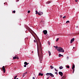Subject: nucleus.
Listing matches in <instances>:
<instances>
[{
	"instance_id": "obj_50",
	"label": "nucleus",
	"mask_w": 79,
	"mask_h": 79,
	"mask_svg": "<svg viewBox=\"0 0 79 79\" xmlns=\"http://www.w3.org/2000/svg\"><path fill=\"white\" fill-rule=\"evenodd\" d=\"M29 64V63H27V64Z\"/></svg>"
},
{
	"instance_id": "obj_42",
	"label": "nucleus",
	"mask_w": 79,
	"mask_h": 79,
	"mask_svg": "<svg viewBox=\"0 0 79 79\" xmlns=\"http://www.w3.org/2000/svg\"><path fill=\"white\" fill-rule=\"evenodd\" d=\"M41 15H42L43 14V12H41Z\"/></svg>"
},
{
	"instance_id": "obj_39",
	"label": "nucleus",
	"mask_w": 79,
	"mask_h": 79,
	"mask_svg": "<svg viewBox=\"0 0 79 79\" xmlns=\"http://www.w3.org/2000/svg\"><path fill=\"white\" fill-rule=\"evenodd\" d=\"M61 56H63L61 54Z\"/></svg>"
},
{
	"instance_id": "obj_11",
	"label": "nucleus",
	"mask_w": 79,
	"mask_h": 79,
	"mask_svg": "<svg viewBox=\"0 0 79 79\" xmlns=\"http://www.w3.org/2000/svg\"><path fill=\"white\" fill-rule=\"evenodd\" d=\"M65 78H66V77L65 76H63L62 78H61V79H65Z\"/></svg>"
},
{
	"instance_id": "obj_44",
	"label": "nucleus",
	"mask_w": 79,
	"mask_h": 79,
	"mask_svg": "<svg viewBox=\"0 0 79 79\" xmlns=\"http://www.w3.org/2000/svg\"><path fill=\"white\" fill-rule=\"evenodd\" d=\"M18 59H19V58H17V60H18Z\"/></svg>"
},
{
	"instance_id": "obj_46",
	"label": "nucleus",
	"mask_w": 79,
	"mask_h": 79,
	"mask_svg": "<svg viewBox=\"0 0 79 79\" xmlns=\"http://www.w3.org/2000/svg\"><path fill=\"white\" fill-rule=\"evenodd\" d=\"M75 48L74 47H73V48Z\"/></svg>"
},
{
	"instance_id": "obj_27",
	"label": "nucleus",
	"mask_w": 79,
	"mask_h": 79,
	"mask_svg": "<svg viewBox=\"0 0 79 79\" xmlns=\"http://www.w3.org/2000/svg\"><path fill=\"white\" fill-rule=\"evenodd\" d=\"M27 12H28V13H29L30 12V10H28Z\"/></svg>"
},
{
	"instance_id": "obj_40",
	"label": "nucleus",
	"mask_w": 79,
	"mask_h": 79,
	"mask_svg": "<svg viewBox=\"0 0 79 79\" xmlns=\"http://www.w3.org/2000/svg\"><path fill=\"white\" fill-rule=\"evenodd\" d=\"M55 74H57V72H55Z\"/></svg>"
},
{
	"instance_id": "obj_30",
	"label": "nucleus",
	"mask_w": 79,
	"mask_h": 79,
	"mask_svg": "<svg viewBox=\"0 0 79 79\" xmlns=\"http://www.w3.org/2000/svg\"><path fill=\"white\" fill-rule=\"evenodd\" d=\"M73 73H74V69H73Z\"/></svg>"
},
{
	"instance_id": "obj_29",
	"label": "nucleus",
	"mask_w": 79,
	"mask_h": 79,
	"mask_svg": "<svg viewBox=\"0 0 79 79\" xmlns=\"http://www.w3.org/2000/svg\"><path fill=\"white\" fill-rule=\"evenodd\" d=\"M55 71H57V72L58 71V70H56V69H55Z\"/></svg>"
},
{
	"instance_id": "obj_18",
	"label": "nucleus",
	"mask_w": 79,
	"mask_h": 79,
	"mask_svg": "<svg viewBox=\"0 0 79 79\" xmlns=\"http://www.w3.org/2000/svg\"><path fill=\"white\" fill-rule=\"evenodd\" d=\"M35 12H36V14L37 15H38V13H39V12H38V11L37 10H35Z\"/></svg>"
},
{
	"instance_id": "obj_49",
	"label": "nucleus",
	"mask_w": 79,
	"mask_h": 79,
	"mask_svg": "<svg viewBox=\"0 0 79 79\" xmlns=\"http://www.w3.org/2000/svg\"><path fill=\"white\" fill-rule=\"evenodd\" d=\"M57 75H58V74L57 73V74H56Z\"/></svg>"
},
{
	"instance_id": "obj_16",
	"label": "nucleus",
	"mask_w": 79,
	"mask_h": 79,
	"mask_svg": "<svg viewBox=\"0 0 79 79\" xmlns=\"http://www.w3.org/2000/svg\"><path fill=\"white\" fill-rule=\"evenodd\" d=\"M24 64L25 65H27V63L26 62H25L24 63Z\"/></svg>"
},
{
	"instance_id": "obj_48",
	"label": "nucleus",
	"mask_w": 79,
	"mask_h": 79,
	"mask_svg": "<svg viewBox=\"0 0 79 79\" xmlns=\"http://www.w3.org/2000/svg\"><path fill=\"white\" fill-rule=\"evenodd\" d=\"M32 53H33V51H32Z\"/></svg>"
},
{
	"instance_id": "obj_6",
	"label": "nucleus",
	"mask_w": 79,
	"mask_h": 79,
	"mask_svg": "<svg viewBox=\"0 0 79 79\" xmlns=\"http://www.w3.org/2000/svg\"><path fill=\"white\" fill-rule=\"evenodd\" d=\"M2 70L3 71L4 73H5V66H4L2 67Z\"/></svg>"
},
{
	"instance_id": "obj_33",
	"label": "nucleus",
	"mask_w": 79,
	"mask_h": 79,
	"mask_svg": "<svg viewBox=\"0 0 79 79\" xmlns=\"http://www.w3.org/2000/svg\"><path fill=\"white\" fill-rule=\"evenodd\" d=\"M17 76H15V77H14V78L16 79V77H17Z\"/></svg>"
},
{
	"instance_id": "obj_54",
	"label": "nucleus",
	"mask_w": 79,
	"mask_h": 79,
	"mask_svg": "<svg viewBox=\"0 0 79 79\" xmlns=\"http://www.w3.org/2000/svg\"><path fill=\"white\" fill-rule=\"evenodd\" d=\"M14 79H16V78H14Z\"/></svg>"
},
{
	"instance_id": "obj_43",
	"label": "nucleus",
	"mask_w": 79,
	"mask_h": 79,
	"mask_svg": "<svg viewBox=\"0 0 79 79\" xmlns=\"http://www.w3.org/2000/svg\"><path fill=\"white\" fill-rule=\"evenodd\" d=\"M27 72H26L25 73V74H27Z\"/></svg>"
},
{
	"instance_id": "obj_35",
	"label": "nucleus",
	"mask_w": 79,
	"mask_h": 79,
	"mask_svg": "<svg viewBox=\"0 0 79 79\" xmlns=\"http://www.w3.org/2000/svg\"><path fill=\"white\" fill-rule=\"evenodd\" d=\"M34 42H36L35 41V40H34Z\"/></svg>"
},
{
	"instance_id": "obj_8",
	"label": "nucleus",
	"mask_w": 79,
	"mask_h": 79,
	"mask_svg": "<svg viewBox=\"0 0 79 79\" xmlns=\"http://www.w3.org/2000/svg\"><path fill=\"white\" fill-rule=\"evenodd\" d=\"M39 44L40 45V49H42V46H41V43H40V41H39Z\"/></svg>"
},
{
	"instance_id": "obj_1",
	"label": "nucleus",
	"mask_w": 79,
	"mask_h": 79,
	"mask_svg": "<svg viewBox=\"0 0 79 79\" xmlns=\"http://www.w3.org/2000/svg\"><path fill=\"white\" fill-rule=\"evenodd\" d=\"M57 51H58V52H64V49L61 47H58Z\"/></svg>"
},
{
	"instance_id": "obj_13",
	"label": "nucleus",
	"mask_w": 79,
	"mask_h": 79,
	"mask_svg": "<svg viewBox=\"0 0 79 79\" xmlns=\"http://www.w3.org/2000/svg\"><path fill=\"white\" fill-rule=\"evenodd\" d=\"M48 53L49 54V56H50V55H51V52H50V51H48Z\"/></svg>"
},
{
	"instance_id": "obj_10",
	"label": "nucleus",
	"mask_w": 79,
	"mask_h": 79,
	"mask_svg": "<svg viewBox=\"0 0 79 79\" xmlns=\"http://www.w3.org/2000/svg\"><path fill=\"white\" fill-rule=\"evenodd\" d=\"M38 76H43V73H40L38 75Z\"/></svg>"
},
{
	"instance_id": "obj_28",
	"label": "nucleus",
	"mask_w": 79,
	"mask_h": 79,
	"mask_svg": "<svg viewBox=\"0 0 79 79\" xmlns=\"http://www.w3.org/2000/svg\"><path fill=\"white\" fill-rule=\"evenodd\" d=\"M66 18V16H64V17H63V18L64 19V18Z\"/></svg>"
},
{
	"instance_id": "obj_24",
	"label": "nucleus",
	"mask_w": 79,
	"mask_h": 79,
	"mask_svg": "<svg viewBox=\"0 0 79 79\" xmlns=\"http://www.w3.org/2000/svg\"><path fill=\"white\" fill-rule=\"evenodd\" d=\"M58 40H59V38H58L57 39V40H56V42H57V41H58Z\"/></svg>"
},
{
	"instance_id": "obj_34",
	"label": "nucleus",
	"mask_w": 79,
	"mask_h": 79,
	"mask_svg": "<svg viewBox=\"0 0 79 79\" xmlns=\"http://www.w3.org/2000/svg\"><path fill=\"white\" fill-rule=\"evenodd\" d=\"M46 76H48V77L49 76V75H47V73L46 74Z\"/></svg>"
},
{
	"instance_id": "obj_37",
	"label": "nucleus",
	"mask_w": 79,
	"mask_h": 79,
	"mask_svg": "<svg viewBox=\"0 0 79 79\" xmlns=\"http://www.w3.org/2000/svg\"><path fill=\"white\" fill-rule=\"evenodd\" d=\"M67 60H68V59H69V57H67Z\"/></svg>"
},
{
	"instance_id": "obj_26",
	"label": "nucleus",
	"mask_w": 79,
	"mask_h": 79,
	"mask_svg": "<svg viewBox=\"0 0 79 79\" xmlns=\"http://www.w3.org/2000/svg\"><path fill=\"white\" fill-rule=\"evenodd\" d=\"M15 12L16 11H15V10H14L13 11V13H15Z\"/></svg>"
},
{
	"instance_id": "obj_17",
	"label": "nucleus",
	"mask_w": 79,
	"mask_h": 79,
	"mask_svg": "<svg viewBox=\"0 0 79 79\" xmlns=\"http://www.w3.org/2000/svg\"><path fill=\"white\" fill-rule=\"evenodd\" d=\"M17 58V57H16L14 56L13 57V60H15V59H16Z\"/></svg>"
},
{
	"instance_id": "obj_21",
	"label": "nucleus",
	"mask_w": 79,
	"mask_h": 79,
	"mask_svg": "<svg viewBox=\"0 0 79 79\" xmlns=\"http://www.w3.org/2000/svg\"><path fill=\"white\" fill-rule=\"evenodd\" d=\"M39 15H41V13H39V12H38V14Z\"/></svg>"
},
{
	"instance_id": "obj_47",
	"label": "nucleus",
	"mask_w": 79,
	"mask_h": 79,
	"mask_svg": "<svg viewBox=\"0 0 79 79\" xmlns=\"http://www.w3.org/2000/svg\"><path fill=\"white\" fill-rule=\"evenodd\" d=\"M77 27H78V26H77Z\"/></svg>"
},
{
	"instance_id": "obj_20",
	"label": "nucleus",
	"mask_w": 79,
	"mask_h": 79,
	"mask_svg": "<svg viewBox=\"0 0 79 79\" xmlns=\"http://www.w3.org/2000/svg\"><path fill=\"white\" fill-rule=\"evenodd\" d=\"M68 23H69V21H66V23L67 24H68Z\"/></svg>"
},
{
	"instance_id": "obj_19",
	"label": "nucleus",
	"mask_w": 79,
	"mask_h": 79,
	"mask_svg": "<svg viewBox=\"0 0 79 79\" xmlns=\"http://www.w3.org/2000/svg\"><path fill=\"white\" fill-rule=\"evenodd\" d=\"M74 67H75V66L73 65V66L72 68V69H74Z\"/></svg>"
},
{
	"instance_id": "obj_14",
	"label": "nucleus",
	"mask_w": 79,
	"mask_h": 79,
	"mask_svg": "<svg viewBox=\"0 0 79 79\" xmlns=\"http://www.w3.org/2000/svg\"><path fill=\"white\" fill-rule=\"evenodd\" d=\"M46 4H49V3H50V1L47 2L46 3Z\"/></svg>"
},
{
	"instance_id": "obj_5",
	"label": "nucleus",
	"mask_w": 79,
	"mask_h": 79,
	"mask_svg": "<svg viewBox=\"0 0 79 79\" xmlns=\"http://www.w3.org/2000/svg\"><path fill=\"white\" fill-rule=\"evenodd\" d=\"M43 32L45 35H46V34H47V30H44L43 31Z\"/></svg>"
},
{
	"instance_id": "obj_36",
	"label": "nucleus",
	"mask_w": 79,
	"mask_h": 79,
	"mask_svg": "<svg viewBox=\"0 0 79 79\" xmlns=\"http://www.w3.org/2000/svg\"><path fill=\"white\" fill-rule=\"evenodd\" d=\"M24 67H26V65H25L24 66Z\"/></svg>"
},
{
	"instance_id": "obj_55",
	"label": "nucleus",
	"mask_w": 79,
	"mask_h": 79,
	"mask_svg": "<svg viewBox=\"0 0 79 79\" xmlns=\"http://www.w3.org/2000/svg\"><path fill=\"white\" fill-rule=\"evenodd\" d=\"M4 4H5V3H4Z\"/></svg>"
},
{
	"instance_id": "obj_25",
	"label": "nucleus",
	"mask_w": 79,
	"mask_h": 79,
	"mask_svg": "<svg viewBox=\"0 0 79 79\" xmlns=\"http://www.w3.org/2000/svg\"><path fill=\"white\" fill-rule=\"evenodd\" d=\"M66 67L67 68H69V66H67Z\"/></svg>"
},
{
	"instance_id": "obj_12",
	"label": "nucleus",
	"mask_w": 79,
	"mask_h": 79,
	"mask_svg": "<svg viewBox=\"0 0 79 79\" xmlns=\"http://www.w3.org/2000/svg\"><path fill=\"white\" fill-rule=\"evenodd\" d=\"M63 68V67L62 66L59 67V69H62Z\"/></svg>"
},
{
	"instance_id": "obj_52",
	"label": "nucleus",
	"mask_w": 79,
	"mask_h": 79,
	"mask_svg": "<svg viewBox=\"0 0 79 79\" xmlns=\"http://www.w3.org/2000/svg\"><path fill=\"white\" fill-rule=\"evenodd\" d=\"M48 44H50V43H48Z\"/></svg>"
},
{
	"instance_id": "obj_51",
	"label": "nucleus",
	"mask_w": 79,
	"mask_h": 79,
	"mask_svg": "<svg viewBox=\"0 0 79 79\" xmlns=\"http://www.w3.org/2000/svg\"><path fill=\"white\" fill-rule=\"evenodd\" d=\"M16 79H18V78H17Z\"/></svg>"
},
{
	"instance_id": "obj_41",
	"label": "nucleus",
	"mask_w": 79,
	"mask_h": 79,
	"mask_svg": "<svg viewBox=\"0 0 79 79\" xmlns=\"http://www.w3.org/2000/svg\"><path fill=\"white\" fill-rule=\"evenodd\" d=\"M48 78H49V77H48L47 78V79H48Z\"/></svg>"
},
{
	"instance_id": "obj_31",
	"label": "nucleus",
	"mask_w": 79,
	"mask_h": 79,
	"mask_svg": "<svg viewBox=\"0 0 79 79\" xmlns=\"http://www.w3.org/2000/svg\"><path fill=\"white\" fill-rule=\"evenodd\" d=\"M78 1V0H75V2H77Z\"/></svg>"
},
{
	"instance_id": "obj_2",
	"label": "nucleus",
	"mask_w": 79,
	"mask_h": 79,
	"mask_svg": "<svg viewBox=\"0 0 79 79\" xmlns=\"http://www.w3.org/2000/svg\"><path fill=\"white\" fill-rule=\"evenodd\" d=\"M38 55L39 57L40 61H42V58L43 57L42 55V52H41V54H40V55H39V54H38Z\"/></svg>"
},
{
	"instance_id": "obj_53",
	"label": "nucleus",
	"mask_w": 79,
	"mask_h": 79,
	"mask_svg": "<svg viewBox=\"0 0 79 79\" xmlns=\"http://www.w3.org/2000/svg\"><path fill=\"white\" fill-rule=\"evenodd\" d=\"M40 63H41V62H40Z\"/></svg>"
},
{
	"instance_id": "obj_22",
	"label": "nucleus",
	"mask_w": 79,
	"mask_h": 79,
	"mask_svg": "<svg viewBox=\"0 0 79 79\" xmlns=\"http://www.w3.org/2000/svg\"><path fill=\"white\" fill-rule=\"evenodd\" d=\"M61 54H59V57H61Z\"/></svg>"
},
{
	"instance_id": "obj_4",
	"label": "nucleus",
	"mask_w": 79,
	"mask_h": 79,
	"mask_svg": "<svg viewBox=\"0 0 79 79\" xmlns=\"http://www.w3.org/2000/svg\"><path fill=\"white\" fill-rule=\"evenodd\" d=\"M59 74L60 75V76L62 77V76H63V73L62 72H59Z\"/></svg>"
},
{
	"instance_id": "obj_9",
	"label": "nucleus",
	"mask_w": 79,
	"mask_h": 79,
	"mask_svg": "<svg viewBox=\"0 0 79 79\" xmlns=\"http://www.w3.org/2000/svg\"><path fill=\"white\" fill-rule=\"evenodd\" d=\"M54 47V48H56V49H57H57L58 48V46H53Z\"/></svg>"
},
{
	"instance_id": "obj_38",
	"label": "nucleus",
	"mask_w": 79,
	"mask_h": 79,
	"mask_svg": "<svg viewBox=\"0 0 79 79\" xmlns=\"http://www.w3.org/2000/svg\"><path fill=\"white\" fill-rule=\"evenodd\" d=\"M33 79H35V77H33Z\"/></svg>"
},
{
	"instance_id": "obj_45",
	"label": "nucleus",
	"mask_w": 79,
	"mask_h": 79,
	"mask_svg": "<svg viewBox=\"0 0 79 79\" xmlns=\"http://www.w3.org/2000/svg\"><path fill=\"white\" fill-rule=\"evenodd\" d=\"M17 2H19V0H17Z\"/></svg>"
},
{
	"instance_id": "obj_32",
	"label": "nucleus",
	"mask_w": 79,
	"mask_h": 79,
	"mask_svg": "<svg viewBox=\"0 0 79 79\" xmlns=\"http://www.w3.org/2000/svg\"><path fill=\"white\" fill-rule=\"evenodd\" d=\"M37 51H38V45H37Z\"/></svg>"
},
{
	"instance_id": "obj_23",
	"label": "nucleus",
	"mask_w": 79,
	"mask_h": 79,
	"mask_svg": "<svg viewBox=\"0 0 79 79\" xmlns=\"http://www.w3.org/2000/svg\"><path fill=\"white\" fill-rule=\"evenodd\" d=\"M25 76V73H24L23 74V77H24Z\"/></svg>"
},
{
	"instance_id": "obj_3",
	"label": "nucleus",
	"mask_w": 79,
	"mask_h": 79,
	"mask_svg": "<svg viewBox=\"0 0 79 79\" xmlns=\"http://www.w3.org/2000/svg\"><path fill=\"white\" fill-rule=\"evenodd\" d=\"M46 75H49V76H51L52 77H54V75L51 73H47L46 74Z\"/></svg>"
},
{
	"instance_id": "obj_15",
	"label": "nucleus",
	"mask_w": 79,
	"mask_h": 79,
	"mask_svg": "<svg viewBox=\"0 0 79 79\" xmlns=\"http://www.w3.org/2000/svg\"><path fill=\"white\" fill-rule=\"evenodd\" d=\"M50 67H51V68L52 69H53V68H54V67H53V66L51 65L50 66Z\"/></svg>"
},
{
	"instance_id": "obj_7",
	"label": "nucleus",
	"mask_w": 79,
	"mask_h": 79,
	"mask_svg": "<svg viewBox=\"0 0 79 79\" xmlns=\"http://www.w3.org/2000/svg\"><path fill=\"white\" fill-rule=\"evenodd\" d=\"M74 38L72 39L70 41L71 44H72L73 43V42H74Z\"/></svg>"
}]
</instances>
